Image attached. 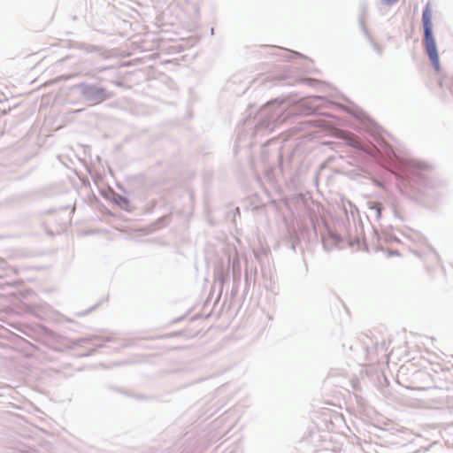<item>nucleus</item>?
<instances>
[{
	"mask_svg": "<svg viewBox=\"0 0 453 453\" xmlns=\"http://www.w3.org/2000/svg\"><path fill=\"white\" fill-rule=\"evenodd\" d=\"M424 32H425V47L426 52L429 56V58L433 64V65L439 69V55L437 52L435 40L433 36L432 33V9L429 4H427L425 7L422 15Z\"/></svg>",
	"mask_w": 453,
	"mask_h": 453,
	"instance_id": "obj_1",
	"label": "nucleus"
},
{
	"mask_svg": "<svg viewBox=\"0 0 453 453\" xmlns=\"http://www.w3.org/2000/svg\"><path fill=\"white\" fill-rule=\"evenodd\" d=\"M398 0H381V2L387 5H392L395 4Z\"/></svg>",
	"mask_w": 453,
	"mask_h": 453,
	"instance_id": "obj_2",
	"label": "nucleus"
}]
</instances>
